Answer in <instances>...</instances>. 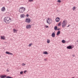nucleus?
<instances>
[{"label":"nucleus","instance_id":"1","mask_svg":"<svg viewBox=\"0 0 78 78\" xmlns=\"http://www.w3.org/2000/svg\"><path fill=\"white\" fill-rule=\"evenodd\" d=\"M4 21L6 24H9L10 22H12V19L10 17L7 16L4 18Z\"/></svg>","mask_w":78,"mask_h":78},{"label":"nucleus","instance_id":"2","mask_svg":"<svg viewBox=\"0 0 78 78\" xmlns=\"http://www.w3.org/2000/svg\"><path fill=\"white\" fill-rule=\"evenodd\" d=\"M67 24V20H64L62 23V28H65Z\"/></svg>","mask_w":78,"mask_h":78},{"label":"nucleus","instance_id":"3","mask_svg":"<svg viewBox=\"0 0 78 78\" xmlns=\"http://www.w3.org/2000/svg\"><path fill=\"white\" fill-rule=\"evenodd\" d=\"M26 9L25 8L23 7H20L19 9V12L21 13H22L23 12L25 11Z\"/></svg>","mask_w":78,"mask_h":78},{"label":"nucleus","instance_id":"4","mask_svg":"<svg viewBox=\"0 0 78 78\" xmlns=\"http://www.w3.org/2000/svg\"><path fill=\"white\" fill-rule=\"evenodd\" d=\"M47 22L48 24H51L52 23V20L50 18H48V19L47 20Z\"/></svg>","mask_w":78,"mask_h":78},{"label":"nucleus","instance_id":"5","mask_svg":"<svg viewBox=\"0 0 78 78\" xmlns=\"http://www.w3.org/2000/svg\"><path fill=\"white\" fill-rule=\"evenodd\" d=\"M25 21L28 23H30L31 22V20L30 18H27L25 20Z\"/></svg>","mask_w":78,"mask_h":78},{"label":"nucleus","instance_id":"6","mask_svg":"<svg viewBox=\"0 0 78 78\" xmlns=\"http://www.w3.org/2000/svg\"><path fill=\"white\" fill-rule=\"evenodd\" d=\"M0 77L1 78H5L6 77V76L5 75H0Z\"/></svg>","mask_w":78,"mask_h":78},{"label":"nucleus","instance_id":"7","mask_svg":"<svg viewBox=\"0 0 78 78\" xmlns=\"http://www.w3.org/2000/svg\"><path fill=\"white\" fill-rule=\"evenodd\" d=\"M26 28L27 29H30V28H31V25H28L26 26Z\"/></svg>","mask_w":78,"mask_h":78},{"label":"nucleus","instance_id":"8","mask_svg":"<svg viewBox=\"0 0 78 78\" xmlns=\"http://www.w3.org/2000/svg\"><path fill=\"white\" fill-rule=\"evenodd\" d=\"M60 20V18L59 17H57L56 18L55 20V21L57 22H59V21Z\"/></svg>","mask_w":78,"mask_h":78},{"label":"nucleus","instance_id":"9","mask_svg":"<svg viewBox=\"0 0 78 78\" xmlns=\"http://www.w3.org/2000/svg\"><path fill=\"white\" fill-rule=\"evenodd\" d=\"M73 48L71 46H69L67 47V49H72Z\"/></svg>","mask_w":78,"mask_h":78},{"label":"nucleus","instance_id":"10","mask_svg":"<svg viewBox=\"0 0 78 78\" xmlns=\"http://www.w3.org/2000/svg\"><path fill=\"white\" fill-rule=\"evenodd\" d=\"M20 17L21 18H24V17H25V15L24 14H22L20 15Z\"/></svg>","mask_w":78,"mask_h":78},{"label":"nucleus","instance_id":"11","mask_svg":"<svg viewBox=\"0 0 78 78\" xmlns=\"http://www.w3.org/2000/svg\"><path fill=\"white\" fill-rule=\"evenodd\" d=\"M5 36H1V39L2 40H5Z\"/></svg>","mask_w":78,"mask_h":78},{"label":"nucleus","instance_id":"12","mask_svg":"<svg viewBox=\"0 0 78 78\" xmlns=\"http://www.w3.org/2000/svg\"><path fill=\"white\" fill-rule=\"evenodd\" d=\"M6 54H8V55H13V54L12 53H11L8 51H6L5 52Z\"/></svg>","mask_w":78,"mask_h":78},{"label":"nucleus","instance_id":"13","mask_svg":"<svg viewBox=\"0 0 78 78\" xmlns=\"http://www.w3.org/2000/svg\"><path fill=\"white\" fill-rule=\"evenodd\" d=\"M51 36L52 37H55V32H53L52 33Z\"/></svg>","mask_w":78,"mask_h":78},{"label":"nucleus","instance_id":"14","mask_svg":"<svg viewBox=\"0 0 78 78\" xmlns=\"http://www.w3.org/2000/svg\"><path fill=\"white\" fill-rule=\"evenodd\" d=\"M5 8L4 7H3L1 9L2 11H5Z\"/></svg>","mask_w":78,"mask_h":78},{"label":"nucleus","instance_id":"15","mask_svg":"<svg viewBox=\"0 0 78 78\" xmlns=\"http://www.w3.org/2000/svg\"><path fill=\"white\" fill-rule=\"evenodd\" d=\"M18 31V30H16L15 29L13 30V33H17V31Z\"/></svg>","mask_w":78,"mask_h":78},{"label":"nucleus","instance_id":"16","mask_svg":"<svg viewBox=\"0 0 78 78\" xmlns=\"http://www.w3.org/2000/svg\"><path fill=\"white\" fill-rule=\"evenodd\" d=\"M62 22L61 21H60L58 23V27H59L60 26H61V23H62Z\"/></svg>","mask_w":78,"mask_h":78},{"label":"nucleus","instance_id":"17","mask_svg":"<svg viewBox=\"0 0 78 78\" xmlns=\"http://www.w3.org/2000/svg\"><path fill=\"white\" fill-rule=\"evenodd\" d=\"M43 54H44L45 55H48V53L47 52L45 51L43 52Z\"/></svg>","mask_w":78,"mask_h":78},{"label":"nucleus","instance_id":"18","mask_svg":"<svg viewBox=\"0 0 78 78\" xmlns=\"http://www.w3.org/2000/svg\"><path fill=\"white\" fill-rule=\"evenodd\" d=\"M50 42V40L49 39H48L47 40V43H48V44H49Z\"/></svg>","mask_w":78,"mask_h":78},{"label":"nucleus","instance_id":"19","mask_svg":"<svg viewBox=\"0 0 78 78\" xmlns=\"http://www.w3.org/2000/svg\"><path fill=\"white\" fill-rule=\"evenodd\" d=\"M60 33H61V32H60V31H58L57 32V36H58V35H59V34H60Z\"/></svg>","mask_w":78,"mask_h":78},{"label":"nucleus","instance_id":"20","mask_svg":"<svg viewBox=\"0 0 78 78\" xmlns=\"http://www.w3.org/2000/svg\"><path fill=\"white\" fill-rule=\"evenodd\" d=\"M57 29H58V27H57V26H55L54 27L55 30L56 31V30H57Z\"/></svg>","mask_w":78,"mask_h":78},{"label":"nucleus","instance_id":"21","mask_svg":"<svg viewBox=\"0 0 78 78\" xmlns=\"http://www.w3.org/2000/svg\"><path fill=\"white\" fill-rule=\"evenodd\" d=\"M72 9L73 10V11H75V9H76V8L75 7H73V8Z\"/></svg>","mask_w":78,"mask_h":78},{"label":"nucleus","instance_id":"22","mask_svg":"<svg viewBox=\"0 0 78 78\" xmlns=\"http://www.w3.org/2000/svg\"><path fill=\"white\" fill-rule=\"evenodd\" d=\"M57 2H58V3H61V1L60 0H58L57 1Z\"/></svg>","mask_w":78,"mask_h":78},{"label":"nucleus","instance_id":"23","mask_svg":"<svg viewBox=\"0 0 78 78\" xmlns=\"http://www.w3.org/2000/svg\"><path fill=\"white\" fill-rule=\"evenodd\" d=\"M62 43H63V44L65 43V40H62Z\"/></svg>","mask_w":78,"mask_h":78},{"label":"nucleus","instance_id":"24","mask_svg":"<svg viewBox=\"0 0 78 78\" xmlns=\"http://www.w3.org/2000/svg\"><path fill=\"white\" fill-rule=\"evenodd\" d=\"M33 44L32 43H30L28 45V47H31Z\"/></svg>","mask_w":78,"mask_h":78},{"label":"nucleus","instance_id":"25","mask_svg":"<svg viewBox=\"0 0 78 78\" xmlns=\"http://www.w3.org/2000/svg\"><path fill=\"white\" fill-rule=\"evenodd\" d=\"M25 65H26V64L24 63H23L22 64V65L23 66H25Z\"/></svg>","mask_w":78,"mask_h":78},{"label":"nucleus","instance_id":"26","mask_svg":"<svg viewBox=\"0 0 78 78\" xmlns=\"http://www.w3.org/2000/svg\"><path fill=\"white\" fill-rule=\"evenodd\" d=\"M29 1L30 2H33V0H29Z\"/></svg>","mask_w":78,"mask_h":78},{"label":"nucleus","instance_id":"27","mask_svg":"<svg viewBox=\"0 0 78 78\" xmlns=\"http://www.w3.org/2000/svg\"><path fill=\"white\" fill-rule=\"evenodd\" d=\"M23 71H21L20 72V74H23Z\"/></svg>","mask_w":78,"mask_h":78},{"label":"nucleus","instance_id":"28","mask_svg":"<svg viewBox=\"0 0 78 78\" xmlns=\"http://www.w3.org/2000/svg\"><path fill=\"white\" fill-rule=\"evenodd\" d=\"M46 28H48V26H46Z\"/></svg>","mask_w":78,"mask_h":78},{"label":"nucleus","instance_id":"29","mask_svg":"<svg viewBox=\"0 0 78 78\" xmlns=\"http://www.w3.org/2000/svg\"><path fill=\"white\" fill-rule=\"evenodd\" d=\"M26 16L27 17H28L29 16V15L28 14H27V15H26Z\"/></svg>","mask_w":78,"mask_h":78},{"label":"nucleus","instance_id":"30","mask_svg":"<svg viewBox=\"0 0 78 78\" xmlns=\"http://www.w3.org/2000/svg\"><path fill=\"white\" fill-rule=\"evenodd\" d=\"M6 71H7V72H9V70L8 69H7V70H6Z\"/></svg>","mask_w":78,"mask_h":78},{"label":"nucleus","instance_id":"31","mask_svg":"<svg viewBox=\"0 0 78 78\" xmlns=\"http://www.w3.org/2000/svg\"><path fill=\"white\" fill-rule=\"evenodd\" d=\"M70 26V25H69L68 26H67V27H69Z\"/></svg>","mask_w":78,"mask_h":78},{"label":"nucleus","instance_id":"32","mask_svg":"<svg viewBox=\"0 0 78 78\" xmlns=\"http://www.w3.org/2000/svg\"><path fill=\"white\" fill-rule=\"evenodd\" d=\"M27 72V71H25L24 72V73H25V72Z\"/></svg>","mask_w":78,"mask_h":78},{"label":"nucleus","instance_id":"33","mask_svg":"<svg viewBox=\"0 0 78 78\" xmlns=\"http://www.w3.org/2000/svg\"><path fill=\"white\" fill-rule=\"evenodd\" d=\"M0 58H1V56L0 55Z\"/></svg>","mask_w":78,"mask_h":78}]
</instances>
